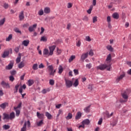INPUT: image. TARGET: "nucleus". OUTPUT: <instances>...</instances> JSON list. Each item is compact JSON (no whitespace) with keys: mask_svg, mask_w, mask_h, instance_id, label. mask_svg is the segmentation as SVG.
Wrapping results in <instances>:
<instances>
[{"mask_svg":"<svg viewBox=\"0 0 131 131\" xmlns=\"http://www.w3.org/2000/svg\"><path fill=\"white\" fill-rule=\"evenodd\" d=\"M112 59V57L111 56V54H110L107 55L106 61L107 62V64H102L97 67V70H105L106 69L107 71H110V69H111V60Z\"/></svg>","mask_w":131,"mask_h":131,"instance_id":"nucleus-1","label":"nucleus"},{"mask_svg":"<svg viewBox=\"0 0 131 131\" xmlns=\"http://www.w3.org/2000/svg\"><path fill=\"white\" fill-rule=\"evenodd\" d=\"M47 69L48 70V73L50 76H55V74H56V69H54L53 65L48 66L47 67Z\"/></svg>","mask_w":131,"mask_h":131,"instance_id":"nucleus-2","label":"nucleus"},{"mask_svg":"<svg viewBox=\"0 0 131 131\" xmlns=\"http://www.w3.org/2000/svg\"><path fill=\"white\" fill-rule=\"evenodd\" d=\"M30 125H31V124H30V121L28 120L27 121H25L23 127L21 128L20 131L27 130V128L26 127V126H27L28 127H30Z\"/></svg>","mask_w":131,"mask_h":131,"instance_id":"nucleus-3","label":"nucleus"},{"mask_svg":"<svg viewBox=\"0 0 131 131\" xmlns=\"http://www.w3.org/2000/svg\"><path fill=\"white\" fill-rule=\"evenodd\" d=\"M64 81L66 82V85L67 88H68V89L71 88V86H72V85H73V83L70 80L65 78Z\"/></svg>","mask_w":131,"mask_h":131,"instance_id":"nucleus-4","label":"nucleus"},{"mask_svg":"<svg viewBox=\"0 0 131 131\" xmlns=\"http://www.w3.org/2000/svg\"><path fill=\"white\" fill-rule=\"evenodd\" d=\"M125 77V73L123 72V73L120 75V76H118L117 77V78L116 79V82H117V83H118V82H119V81H120V80H122V79L123 78V77Z\"/></svg>","mask_w":131,"mask_h":131,"instance_id":"nucleus-5","label":"nucleus"},{"mask_svg":"<svg viewBox=\"0 0 131 131\" xmlns=\"http://www.w3.org/2000/svg\"><path fill=\"white\" fill-rule=\"evenodd\" d=\"M49 49L50 50L49 56H53V54H54V51L56 49V46L54 45L53 46H50L49 47Z\"/></svg>","mask_w":131,"mask_h":131,"instance_id":"nucleus-6","label":"nucleus"},{"mask_svg":"<svg viewBox=\"0 0 131 131\" xmlns=\"http://www.w3.org/2000/svg\"><path fill=\"white\" fill-rule=\"evenodd\" d=\"M36 27H37V24H34L32 26H30L29 27L28 30L30 32H33V31H34Z\"/></svg>","mask_w":131,"mask_h":131,"instance_id":"nucleus-7","label":"nucleus"},{"mask_svg":"<svg viewBox=\"0 0 131 131\" xmlns=\"http://www.w3.org/2000/svg\"><path fill=\"white\" fill-rule=\"evenodd\" d=\"M88 56H89V53H88L82 54L81 56L80 60L82 61H84V60H85V59H86V58H88Z\"/></svg>","mask_w":131,"mask_h":131,"instance_id":"nucleus-8","label":"nucleus"},{"mask_svg":"<svg viewBox=\"0 0 131 131\" xmlns=\"http://www.w3.org/2000/svg\"><path fill=\"white\" fill-rule=\"evenodd\" d=\"M24 18H25V16H24V11H22L19 14V21H23V20H24Z\"/></svg>","mask_w":131,"mask_h":131,"instance_id":"nucleus-9","label":"nucleus"},{"mask_svg":"<svg viewBox=\"0 0 131 131\" xmlns=\"http://www.w3.org/2000/svg\"><path fill=\"white\" fill-rule=\"evenodd\" d=\"M1 85L3 86V88L7 89V88H8L9 89H10V85H9V83L5 82L4 81H3L1 82Z\"/></svg>","mask_w":131,"mask_h":131,"instance_id":"nucleus-10","label":"nucleus"},{"mask_svg":"<svg viewBox=\"0 0 131 131\" xmlns=\"http://www.w3.org/2000/svg\"><path fill=\"white\" fill-rule=\"evenodd\" d=\"M122 96L124 100H127L128 99V96L127 95V91L124 92L122 93Z\"/></svg>","mask_w":131,"mask_h":131,"instance_id":"nucleus-11","label":"nucleus"},{"mask_svg":"<svg viewBox=\"0 0 131 131\" xmlns=\"http://www.w3.org/2000/svg\"><path fill=\"white\" fill-rule=\"evenodd\" d=\"M10 54V51H5L3 53V54L2 55V58H7Z\"/></svg>","mask_w":131,"mask_h":131,"instance_id":"nucleus-12","label":"nucleus"},{"mask_svg":"<svg viewBox=\"0 0 131 131\" xmlns=\"http://www.w3.org/2000/svg\"><path fill=\"white\" fill-rule=\"evenodd\" d=\"M37 117L39 119H43L45 117V115L43 114H40L39 112H37Z\"/></svg>","mask_w":131,"mask_h":131,"instance_id":"nucleus-13","label":"nucleus"},{"mask_svg":"<svg viewBox=\"0 0 131 131\" xmlns=\"http://www.w3.org/2000/svg\"><path fill=\"white\" fill-rule=\"evenodd\" d=\"M29 42H30L29 40H25L22 42V45L25 47H28L29 45Z\"/></svg>","mask_w":131,"mask_h":131,"instance_id":"nucleus-14","label":"nucleus"},{"mask_svg":"<svg viewBox=\"0 0 131 131\" xmlns=\"http://www.w3.org/2000/svg\"><path fill=\"white\" fill-rule=\"evenodd\" d=\"M82 114L80 112H77L76 116H75V119L76 120H78V119H80V118L81 117Z\"/></svg>","mask_w":131,"mask_h":131,"instance_id":"nucleus-15","label":"nucleus"},{"mask_svg":"<svg viewBox=\"0 0 131 131\" xmlns=\"http://www.w3.org/2000/svg\"><path fill=\"white\" fill-rule=\"evenodd\" d=\"M3 119L4 120H9V119H10V115L8 114H6V113H4L3 114Z\"/></svg>","mask_w":131,"mask_h":131,"instance_id":"nucleus-16","label":"nucleus"},{"mask_svg":"<svg viewBox=\"0 0 131 131\" xmlns=\"http://www.w3.org/2000/svg\"><path fill=\"white\" fill-rule=\"evenodd\" d=\"M44 13H45V14H50V13H51V8L49 7H46L44 9Z\"/></svg>","mask_w":131,"mask_h":131,"instance_id":"nucleus-17","label":"nucleus"},{"mask_svg":"<svg viewBox=\"0 0 131 131\" xmlns=\"http://www.w3.org/2000/svg\"><path fill=\"white\" fill-rule=\"evenodd\" d=\"M43 55L45 56H50V52H49V50L47 49H45L43 51Z\"/></svg>","mask_w":131,"mask_h":131,"instance_id":"nucleus-18","label":"nucleus"},{"mask_svg":"<svg viewBox=\"0 0 131 131\" xmlns=\"http://www.w3.org/2000/svg\"><path fill=\"white\" fill-rule=\"evenodd\" d=\"M14 118H15V113L13 112L11 113H10L9 115V119H10V120H13V119H14Z\"/></svg>","mask_w":131,"mask_h":131,"instance_id":"nucleus-19","label":"nucleus"},{"mask_svg":"<svg viewBox=\"0 0 131 131\" xmlns=\"http://www.w3.org/2000/svg\"><path fill=\"white\" fill-rule=\"evenodd\" d=\"M90 120L89 119H86V120H83L82 122V124H84V125H89V124H90Z\"/></svg>","mask_w":131,"mask_h":131,"instance_id":"nucleus-20","label":"nucleus"},{"mask_svg":"<svg viewBox=\"0 0 131 131\" xmlns=\"http://www.w3.org/2000/svg\"><path fill=\"white\" fill-rule=\"evenodd\" d=\"M37 126H41L43 124V120H41L39 122H36Z\"/></svg>","mask_w":131,"mask_h":131,"instance_id":"nucleus-21","label":"nucleus"},{"mask_svg":"<svg viewBox=\"0 0 131 131\" xmlns=\"http://www.w3.org/2000/svg\"><path fill=\"white\" fill-rule=\"evenodd\" d=\"M8 103L5 102V103H3L2 104H1L0 107L2 109H5V108H6V107H7V106H8Z\"/></svg>","mask_w":131,"mask_h":131,"instance_id":"nucleus-22","label":"nucleus"},{"mask_svg":"<svg viewBox=\"0 0 131 131\" xmlns=\"http://www.w3.org/2000/svg\"><path fill=\"white\" fill-rule=\"evenodd\" d=\"M25 66V63L24 62L21 61L20 62V63L18 64V67L19 68V69H21V68H23Z\"/></svg>","mask_w":131,"mask_h":131,"instance_id":"nucleus-23","label":"nucleus"},{"mask_svg":"<svg viewBox=\"0 0 131 131\" xmlns=\"http://www.w3.org/2000/svg\"><path fill=\"white\" fill-rule=\"evenodd\" d=\"M46 116L47 117L48 119H52V115L50 114L49 112H46L45 113Z\"/></svg>","mask_w":131,"mask_h":131,"instance_id":"nucleus-24","label":"nucleus"},{"mask_svg":"<svg viewBox=\"0 0 131 131\" xmlns=\"http://www.w3.org/2000/svg\"><path fill=\"white\" fill-rule=\"evenodd\" d=\"M33 83H34L33 80L30 79L28 81V85H29V86H31Z\"/></svg>","mask_w":131,"mask_h":131,"instance_id":"nucleus-25","label":"nucleus"},{"mask_svg":"<svg viewBox=\"0 0 131 131\" xmlns=\"http://www.w3.org/2000/svg\"><path fill=\"white\" fill-rule=\"evenodd\" d=\"M72 117H73V115H72V114L69 113L68 115V116L66 117V118L67 120H69V119H71Z\"/></svg>","mask_w":131,"mask_h":131,"instance_id":"nucleus-26","label":"nucleus"},{"mask_svg":"<svg viewBox=\"0 0 131 131\" xmlns=\"http://www.w3.org/2000/svg\"><path fill=\"white\" fill-rule=\"evenodd\" d=\"M79 81H78V79H76L75 82H74V83L73 84V85H74V86H75V88H76L77 86H78L79 84Z\"/></svg>","mask_w":131,"mask_h":131,"instance_id":"nucleus-27","label":"nucleus"},{"mask_svg":"<svg viewBox=\"0 0 131 131\" xmlns=\"http://www.w3.org/2000/svg\"><path fill=\"white\" fill-rule=\"evenodd\" d=\"M63 67L62 66H59L58 68V73L59 74H62V72H63Z\"/></svg>","mask_w":131,"mask_h":131,"instance_id":"nucleus-28","label":"nucleus"},{"mask_svg":"<svg viewBox=\"0 0 131 131\" xmlns=\"http://www.w3.org/2000/svg\"><path fill=\"white\" fill-rule=\"evenodd\" d=\"M106 49L108 51H110V52H113V48H112V46L110 45L106 46Z\"/></svg>","mask_w":131,"mask_h":131,"instance_id":"nucleus-29","label":"nucleus"},{"mask_svg":"<svg viewBox=\"0 0 131 131\" xmlns=\"http://www.w3.org/2000/svg\"><path fill=\"white\" fill-rule=\"evenodd\" d=\"M91 108V105H89L84 108V111L86 112V113H88L90 112V108Z\"/></svg>","mask_w":131,"mask_h":131,"instance_id":"nucleus-30","label":"nucleus"},{"mask_svg":"<svg viewBox=\"0 0 131 131\" xmlns=\"http://www.w3.org/2000/svg\"><path fill=\"white\" fill-rule=\"evenodd\" d=\"M13 66H14V63H11V64H8V66L7 67V69H8V70H10L12 69V68H13Z\"/></svg>","mask_w":131,"mask_h":131,"instance_id":"nucleus-31","label":"nucleus"},{"mask_svg":"<svg viewBox=\"0 0 131 131\" xmlns=\"http://www.w3.org/2000/svg\"><path fill=\"white\" fill-rule=\"evenodd\" d=\"M37 67H38L37 63H34L32 66L33 70H37V69H38Z\"/></svg>","mask_w":131,"mask_h":131,"instance_id":"nucleus-32","label":"nucleus"},{"mask_svg":"<svg viewBox=\"0 0 131 131\" xmlns=\"http://www.w3.org/2000/svg\"><path fill=\"white\" fill-rule=\"evenodd\" d=\"M74 59H75V56L72 55L69 59V63H71V62H72V61H73Z\"/></svg>","mask_w":131,"mask_h":131,"instance_id":"nucleus-33","label":"nucleus"},{"mask_svg":"<svg viewBox=\"0 0 131 131\" xmlns=\"http://www.w3.org/2000/svg\"><path fill=\"white\" fill-rule=\"evenodd\" d=\"M5 22H6V18H4L3 19L0 20V26H2L5 24Z\"/></svg>","mask_w":131,"mask_h":131,"instance_id":"nucleus-34","label":"nucleus"},{"mask_svg":"<svg viewBox=\"0 0 131 131\" xmlns=\"http://www.w3.org/2000/svg\"><path fill=\"white\" fill-rule=\"evenodd\" d=\"M113 17L114 19H118L119 18V16L117 13H115L113 14Z\"/></svg>","mask_w":131,"mask_h":131,"instance_id":"nucleus-35","label":"nucleus"},{"mask_svg":"<svg viewBox=\"0 0 131 131\" xmlns=\"http://www.w3.org/2000/svg\"><path fill=\"white\" fill-rule=\"evenodd\" d=\"M106 116L108 117V118H110V117H112L113 116V112H112L111 114H109V112H106L105 113Z\"/></svg>","mask_w":131,"mask_h":131,"instance_id":"nucleus-36","label":"nucleus"},{"mask_svg":"<svg viewBox=\"0 0 131 131\" xmlns=\"http://www.w3.org/2000/svg\"><path fill=\"white\" fill-rule=\"evenodd\" d=\"M22 107V102H20L16 107H14V109L18 110Z\"/></svg>","mask_w":131,"mask_h":131,"instance_id":"nucleus-37","label":"nucleus"},{"mask_svg":"<svg viewBox=\"0 0 131 131\" xmlns=\"http://www.w3.org/2000/svg\"><path fill=\"white\" fill-rule=\"evenodd\" d=\"M12 38H13V36L12 35V34H10L6 38V41H10V40H11Z\"/></svg>","mask_w":131,"mask_h":131,"instance_id":"nucleus-38","label":"nucleus"},{"mask_svg":"<svg viewBox=\"0 0 131 131\" xmlns=\"http://www.w3.org/2000/svg\"><path fill=\"white\" fill-rule=\"evenodd\" d=\"M48 40V39L47 38V37L46 36H42L40 39V41H47Z\"/></svg>","mask_w":131,"mask_h":131,"instance_id":"nucleus-39","label":"nucleus"},{"mask_svg":"<svg viewBox=\"0 0 131 131\" xmlns=\"http://www.w3.org/2000/svg\"><path fill=\"white\" fill-rule=\"evenodd\" d=\"M16 63H20L21 62V55L19 54V56L16 58Z\"/></svg>","mask_w":131,"mask_h":131,"instance_id":"nucleus-40","label":"nucleus"},{"mask_svg":"<svg viewBox=\"0 0 131 131\" xmlns=\"http://www.w3.org/2000/svg\"><path fill=\"white\" fill-rule=\"evenodd\" d=\"M38 15H39V16H42V15H43V10L40 9L38 12Z\"/></svg>","mask_w":131,"mask_h":131,"instance_id":"nucleus-41","label":"nucleus"},{"mask_svg":"<svg viewBox=\"0 0 131 131\" xmlns=\"http://www.w3.org/2000/svg\"><path fill=\"white\" fill-rule=\"evenodd\" d=\"M49 84L50 85H54L55 84V80L54 79H50L49 80Z\"/></svg>","mask_w":131,"mask_h":131,"instance_id":"nucleus-42","label":"nucleus"},{"mask_svg":"<svg viewBox=\"0 0 131 131\" xmlns=\"http://www.w3.org/2000/svg\"><path fill=\"white\" fill-rule=\"evenodd\" d=\"M16 112V116H19L20 115V110L14 109Z\"/></svg>","mask_w":131,"mask_h":131,"instance_id":"nucleus-43","label":"nucleus"},{"mask_svg":"<svg viewBox=\"0 0 131 131\" xmlns=\"http://www.w3.org/2000/svg\"><path fill=\"white\" fill-rule=\"evenodd\" d=\"M14 31H15V32H16L17 33H20V34H21V33H22L21 32V31H20V30L18 28H15L14 29Z\"/></svg>","mask_w":131,"mask_h":131,"instance_id":"nucleus-44","label":"nucleus"},{"mask_svg":"<svg viewBox=\"0 0 131 131\" xmlns=\"http://www.w3.org/2000/svg\"><path fill=\"white\" fill-rule=\"evenodd\" d=\"M3 8H4V9L7 10V9L9 8V4L6 3H4L3 5Z\"/></svg>","mask_w":131,"mask_h":131,"instance_id":"nucleus-45","label":"nucleus"},{"mask_svg":"<svg viewBox=\"0 0 131 131\" xmlns=\"http://www.w3.org/2000/svg\"><path fill=\"white\" fill-rule=\"evenodd\" d=\"M98 17L97 16H94L93 18V23H95V22H97L98 21Z\"/></svg>","mask_w":131,"mask_h":131,"instance_id":"nucleus-46","label":"nucleus"},{"mask_svg":"<svg viewBox=\"0 0 131 131\" xmlns=\"http://www.w3.org/2000/svg\"><path fill=\"white\" fill-rule=\"evenodd\" d=\"M3 128H4V129H9V128H10V125H3Z\"/></svg>","mask_w":131,"mask_h":131,"instance_id":"nucleus-47","label":"nucleus"},{"mask_svg":"<svg viewBox=\"0 0 131 131\" xmlns=\"http://www.w3.org/2000/svg\"><path fill=\"white\" fill-rule=\"evenodd\" d=\"M85 40L86 41H91L92 39H91V37H90V36H87L85 37Z\"/></svg>","mask_w":131,"mask_h":131,"instance_id":"nucleus-48","label":"nucleus"},{"mask_svg":"<svg viewBox=\"0 0 131 131\" xmlns=\"http://www.w3.org/2000/svg\"><path fill=\"white\" fill-rule=\"evenodd\" d=\"M29 24L28 23H27L26 24H24L23 25V27H24V28H26L27 27H29Z\"/></svg>","mask_w":131,"mask_h":131,"instance_id":"nucleus-49","label":"nucleus"},{"mask_svg":"<svg viewBox=\"0 0 131 131\" xmlns=\"http://www.w3.org/2000/svg\"><path fill=\"white\" fill-rule=\"evenodd\" d=\"M9 79H10V81L13 82V81L15 80V78H14V76L11 75V76H10Z\"/></svg>","mask_w":131,"mask_h":131,"instance_id":"nucleus-50","label":"nucleus"},{"mask_svg":"<svg viewBox=\"0 0 131 131\" xmlns=\"http://www.w3.org/2000/svg\"><path fill=\"white\" fill-rule=\"evenodd\" d=\"M102 122H103V119L101 118L98 121V124H99V125H101Z\"/></svg>","mask_w":131,"mask_h":131,"instance_id":"nucleus-51","label":"nucleus"},{"mask_svg":"<svg viewBox=\"0 0 131 131\" xmlns=\"http://www.w3.org/2000/svg\"><path fill=\"white\" fill-rule=\"evenodd\" d=\"M92 10H93V6H91L90 8L87 10V13H88V14H91V13H92Z\"/></svg>","mask_w":131,"mask_h":131,"instance_id":"nucleus-52","label":"nucleus"},{"mask_svg":"<svg viewBox=\"0 0 131 131\" xmlns=\"http://www.w3.org/2000/svg\"><path fill=\"white\" fill-rule=\"evenodd\" d=\"M72 6H73L72 3H68V7H67L68 9H70L71 8H72Z\"/></svg>","mask_w":131,"mask_h":131,"instance_id":"nucleus-53","label":"nucleus"},{"mask_svg":"<svg viewBox=\"0 0 131 131\" xmlns=\"http://www.w3.org/2000/svg\"><path fill=\"white\" fill-rule=\"evenodd\" d=\"M10 73H11V75L13 76V75H15V74H16V73H17V72H16V71L13 70L10 72Z\"/></svg>","mask_w":131,"mask_h":131,"instance_id":"nucleus-54","label":"nucleus"},{"mask_svg":"<svg viewBox=\"0 0 131 131\" xmlns=\"http://www.w3.org/2000/svg\"><path fill=\"white\" fill-rule=\"evenodd\" d=\"M86 67L89 68V69H91L92 68V63H89L86 65Z\"/></svg>","mask_w":131,"mask_h":131,"instance_id":"nucleus-55","label":"nucleus"},{"mask_svg":"<svg viewBox=\"0 0 131 131\" xmlns=\"http://www.w3.org/2000/svg\"><path fill=\"white\" fill-rule=\"evenodd\" d=\"M81 45V42H80V40H78L76 43L77 47H80Z\"/></svg>","mask_w":131,"mask_h":131,"instance_id":"nucleus-56","label":"nucleus"},{"mask_svg":"<svg viewBox=\"0 0 131 131\" xmlns=\"http://www.w3.org/2000/svg\"><path fill=\"white\" fill-rule=\"evenodd\" d=\"M120 103H126V102H127V100H126V99H124V100L120 99Z\"/></svg>","mask_w":131,"mask_h":131,"instance_id":"nucleus-57","label":"nucleus"},{"mask_svg":"<svg viewBox=\"0 0 131 131\" xmlns=\"http://www.w3.org/2000/svg\"><path fill=\"white\" fill-rule=\"evenodd\" d=\"M74 72L75 75H77L79 74L78 70H76V69L74 70Z\"/></svg>","mask_w":131,"mask_h":131,"instance_id":"nucleus-58","label":"nucleus"},{"mask_svg":"<svg viewBox=\"0 0 131 131\" xmlns=\"http://www.w3.org/2000/svg\"><path fill=\"white\" fill-rule=\"evenodd\" d=\"M57 55H60V54H61L62 53V50L57 48Z\"/></svg>","mask_w":131,"mask_h":131,"instance_id":"nucleus-59","label":"nucleus"},{"mask_svg":"<svg viewBox=\"0 0 131 131\" xmlns=\"http://www.w3.org/2000/svg\"><path fill=\"white\" fill-rule=\"evenodd\" d=\"M14 51L16 53H19V47H15L14 49Z\"/></svg>","mask_w":131,"mask_h":131,"instance_id":"nucleus-60","label":"nucleus"},{"mask_svg":"<svg viewBox=\"0 0 131 131\" xmlns=\"http://www.w3.org/2000/svg\"><path fill=\"white\" fill-rule=\"evenodd\" d=\"M89 55L90 56H94V52H93V50H90V51L89 52Z\"/></svg>","mask_w":131,"mask_h":131,"instance_id":"nucleus-61","label":"nucleus"},{"mask_svg":"<svg viewBox=\"0 0 131 131\" xmlns=\"http://www.w3.org/2000/svg\"><path fill=\"white\" fill-rule=\"evenodd\" d=\"M107 21L108 23H110V22H111V17L110 16L107 17Z\"/></svg>","mask_w":131,"mask_h":131,"instance_id":"nucleus-62","label":"nucleus"},{"mask_svg":"<svg viewBox=\"0 0 131 131\" xmlns=\"http://www.w3.org/2000/svg\"><path fill=\"white\" fill-rule=\"evenodd\" d=\"M39 68L40 69H41V68H45V66H43V64L40 63V65H39Z\"/></svg>","mask_w":131,"mask_h":131,"instance_id":"nucleus-63","label":"nucleus"},{"mask_svg":"<svg viewBox=\"0 0 131 131\" xmlns=\"http://www.w3.org/2000/svg\"><path fill=\"white\" fill-rule=\"evenodd\" d=\"M47 92H49V90L43 89V90L42 91V94H47Z\"/></svg>","mask_w":131,"mask_h":131,"instance_id":"nucleus-64","label":"nucleus"}]
</instances>
